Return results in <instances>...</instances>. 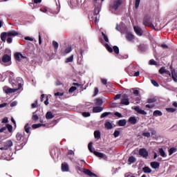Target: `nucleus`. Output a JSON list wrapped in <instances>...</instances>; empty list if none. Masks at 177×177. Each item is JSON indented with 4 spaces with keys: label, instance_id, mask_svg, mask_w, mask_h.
I'll list each match as a JSON object with an SVG mask.
<instances>
[{
    "label": "nucleus",
    "instance_id": "nucleus-24",
    "mask_svg": "<svg viewBox=\"0 0 177 177\" xmlns=\"http://www.w3.org/2000/svg\"><path fill=\"white\" fill-rule=\"evenodd\" d=\"M104 127L106 129H113V124H111L110 122H106Z\"/></svg>",
    "mask_w": 177,
    "mask_h": 177
},
{
    "label": "nucleus",
    "instance_id": "nucleus-53",
    "mask_svg": "<svg viewBox=\"0 0 177 177\" xmlns=\"http://www.w3.org/2000/svg\"><path fill=\"white\" fill-rule=\"evenodd\" d=\"M100 15H95V24H97V23L99 22V19H100Z\"/></svg>",
    "mask_w": 177,
    "mask_h": 177
},
{
    "label": "nucleus",
    "instance_id": "nucleus-36",
    "mask_svg": "<svg viewBox=\"0 0 177 177\" xmlns=\"http://www.w3.org/2000/svg\"><path fill=\"white\" fill-rule=\"evenodd\" d=\"M128 161L130 162V164H133V162H136V158H135L133 156H130Z\"/></svg>",
    "mask_w": 177,
    "mask_h": 177
},
{
    "label": "nucleus",
    "instance_id": "nucleus-60",
    "mask_svg": "<svg viewBox=\"0 0 177 177\" xmlns=\"http://www.w3.org/2000/svg\"><path fill=\"white\" fill-rule=\"evenodd\" d=\"M115 138H118V136H120V131H115L113 133Z\"/></svg>",
    "mask_w": 177,
    "mask_h": 177
},
{
    "label": "nucleus",
    "instance_id": "nucleus-19",
    "mask_svg": "<svg viewBox=\"0 0 177 177\" xmlns=\"http://www.w3.org/2000/svg\"><path fill=\"white\" fill-rule=\"evenodd\" d=\"M62 171L63 172H68V165L67 163L62 164Z\"/></svg>",
    "mask_w": 177,
    "mask_h": 177
},
{
    "label": "nucleus",
    "instance_id": "nucleus-61",
    "mask_svg": "<svg viewBox=\"0 0 177 177\" xmlns=\"http://www.w3.org/2000/svg\"><path fill=\"white\" fill-rule=\"evenodd\" d=\"M120 97H121V94H117L114 97V100H118V99H120Z\"/></svg>",
    "mask_w": 177,
    "mask_h": 177
},
{
    "label": "nucleus",
    "instance_id": "nucleus-44",
    "mask_svg": "<svg viewBox=\"0 0 177 177\" xmlns=\"http://www.w3.org/2000/svg\"><path fill=\"white\" fill-rule=\"evenodd\" d=\"M166 110L168 111V113H175V111H176V109L175 108H167Z\"/></svg>",
    "mask_w": 177,
    "mask_h": 177
},
{
    "label": "nucleus",
    "instance_id": "nucleus-55",
    "mask_svg": "<svg viewBox=\"0 0 177 177\" xmlns=\"http://www.w3.org/2000/svg\"><path fill=\"white\" fill-rule=\"evenodd\" d=\"M82 115L83 117H91V113L89 112H84Z\"/></svg>",
    "mask_w": 177,
    "mask_h": 177
},
{
    "label": "nucleus",
    "instance_id": "nucleus-58",
    "mask_svg": "<svg viewBox=\"0 0 177 177\" xmlns=\"http://www.w3.org/2000/svg\"><path fill=\"white\" fill-rule=\"evenodd\" d=\"M140 3V0H136V9H138L139 8V5Z\"/></svg>",
    "mask_w": 177,
    "mask_h": 177
},
{
    "label": "nucleus",
    "instance_id": "nucleus-54",
    "mask_svg": "<svg viewBox=\"0 0 177 177\" xmlns=\"http://www.w3.org/2000/svg\"><path fill=\"white\" fill-rule=\"evenodd\" d=\"M114 115L118 117V118H122V114L120 113V112H115L114 113Z\"/></svg>",
    "mask_w": 177,
    "mask_h": 177
},
{
    "label": "nucleus",
    "instance_id": "nucleus-7",
    "mask_svg": "<svg viewBox=\"0 0 177 177\" xmlns=\"http://www.w3.org/2000/svg\"><path fill=\"white\" fill-rule=\"evenodd\" d=\"M139 155L143 157V158H147V157H149V151L145 148L140 149L139 150Z\"/></svg>",
    "mask_w": 177,
    "mask_h": 177
},
{
    "label": "nucleus",
    "instance_id": "nucleus-57",
    "mask_svg": "<svg viewBox=\"0 0 177 177\" xmlns=\"http://www.w3.org/2000/svg\"><path fill=\"white\" fill-rule=\"evenodd\" d=\"M55 96L57 97V96H63V95H64V93H60V92H57V93H55Z\"/></svg>",
    "mask_w": 177,
    "mask_h": 177
},
{
    "label": "nucleus",
    "instance_id": "nucleus-50",
    "mask_svg": "<svg viewBox=\"0 0 177 177\" xmlns=\"http://www.w3.org/2000/svg\"><path fill=\"white\" fill-rule=\"evenodd\" d=\"M77 91V87L75 86H72L69 88V93H73V92Z\"/></svg>",
    "mask_w": 177,
    "mask_h": 177
},
{
    "label": "nucleus",
    "instance_id": "nucleus-11",
    "mask_svg": "<svg viewBox=\"0 0 177 177\" xmlns=\"http://www.w3.org/2000/svg\"><path fill=\"white\" fill-rule=\"evenodd\" d=\"M134 31L139 37H142L143 35V30L139 26H134Z\"/></svg>",
    "mask_w": 177,
    "mask_h": 177
},
{
    "label": "nucleus",
    "instance_id": "nucleus-13",
    "mask_svg": "<svg viewBox=\"0 0 177 177\" xmlns=\"http://www.w3.org/2000/svg\"><path fill=\"white\" fill-rule=\"evenodd\" d=\"M11 57L9 55L6 54L2 57V62L3 63H8V62H10Z\"/></svg>",
    "mask_w": 177,
    "mask_h": 177
},
{
    "label": "nucleus",
    "instance_id": "nucleus-40",
    "mask_svg": "<svg viewBox=\"0 0 177 177\" xmlns=\"http://www.w3.org/2000/svg\"><path fill=\"white\" fill-rule=\"evenodd\" d=\"M102 35L105 41V42H109V37H107V35L104 34V32H102Z\"/></svg>",
    "mask_w": 177,
    "mask_h": 177
},
{
    "label": "nucleus",
    "instance_id": "nucleus-48",
    "mask_svg": "<svg viewBox=\"0 0 177 177\" xmlns=\"http://www.w3.org/2000/svg\"><path fill=\"white\" fill-rule=\"evenodd\" d=\"M33 113L34 114L32 117V120H33V121H38L39 118L38 117V115H35V113Z\"/></svg>",
    "mask_w": 177,
    "mask_h": 177
},
{
    "label": "nucleus",
    "instance_id": "nucleus-9",
    "mask_svg": "<svg viewBox=\"0 0 177 177\" xmlns=\"http://www.w3.org/2000/svg\"><path fill=\"white\" fill-rule=\"evenodd\" d=\"M133 110L142 115H146L147 114V112H145V110L140 109L139 106H134Z\"/></svg>",
    "mask_w": 177,
    "mask_h": 177
},
{
    "label": "nucleus",
    "instance_id": "nucleus-25",
    "mask_svg": "<svg viewBox=\"0 0 177 177\" xmlns=\"http://www.w3.org/2000/svg\"><path fill=\"white\" fill-rule=\"evenodd\" d=\"M118 125L119 127H125L127 125V120L125 119L119 120Z\"/></svg>",
    "mask_w": 177,
    "mask_h": 177
},
{
    "label": "nucleus",
    "instance_id": "nucleus-4",
    "mask_svg": "<svg viewBox=\"0 0 177 177\" xmlns=\"http://www.w3.org/2000/svg\"><path fill=\"white\" fill-rule=\"evenodd\" d=\"M19 89H21V83L18 84L17 88H10L8 86H4L3 91L5 93H15V92H17Z\"/></svg>",
    "mask_w": 177,
    "mask_h": 177
},
{
    "label": "nucleus",
    "instance_id": "nucleus-16",
    "mask_svg": "<svg viewBox=\"0 0 177 177\" xmlns=\"http://www.w3.org/2000/svg\"><path fill=\"white\" fill-rule=\"evenodd\" d=\"M129 122H130V124H131L132 125H135V124L138 122V119L135 116L130 117L129 118Z\"/></svg>",
    "mask_w": 177,
    "mask_h": 177
},
{
    "label": "nucleus",
    "instance_id": "nucleus-39",
    "mask_svg": "<svg viewBox=\"0 0 177 177\" xmlns=\"http://www.w3.org/2000/svg\"><path fill=\"white\" fill-rule=\"evenodd\" d=\"M172 78L174 81H177V73L175 71L171 72Z\"/></svg>",
    "mask_w": 177,
    "mask_h": 177
},
{
    "label": "nucleus",
    "instance_id": "nucleus-31",
    "mask_svg": "<svg viewBox=\"0 0 177 177\" xmlns=\"http://www.w3.org/2000/svg\"><path fill=\"white\" fill-rule=\"evenodd\" d=\"M41 127H45V124L39 123V124H34L32 125V128H33V129H37V128H39Z\"/></svg>",
    "mask_w": 177,
    "mask_h": 177
},
{
    "label": "nucleus",
    "instance_id": "nucleus-32",
    "mask_svg": "<svg viewBox=\"0 0 177 177\" xmlns=\"http://www.w3.org/2000/svg\"><path fill=\"white\" fill-rule=\"evenodd\" d=\"M159 153L160 154L161 157H167V153H165V151L162 148L159 149Z\"/></svg>",
    "mask_w": 177,
    "mask_h": 177
},
{
    "label": "nucleus",
    "instance_id": "nucleus-5",
    "mask_svg": "<svg viewBox=\"0 0 177 177\" xmlns=\"http://www.w3.org/2000/svg\"><path fill=\"white\" fill-rule=\"evenodd\" d=\"M92 2H94V15H99L100 13V10L102 9V6L100 4H97V0H91Z\"/></svg>",
    "mask_w": 177,
    "mask_h": 177
},
{
    "label": "nucleus",
    "instance_id": "nucleus-41",
    "mask_svg": "<svg viewBox=\"0 0 177 177\" xmlns=\"http://www.w3.org/2000/svg\"><path fill=\"white\" fill-rule=\"evenodd\" d=\"M113 52H115L116 55H118V53H120V48H118V46H113Z\"/></svg>",
    "mask_w": 177,
    "mask_h": 177
},
{
    "label": "nucleus",
    "instance_id": "nucleus-22",
    "mask_svg": "<svg viewBox=\"0 0 177 177\" xmlns=\"http://www.w3.org/2000/svg\"><path fill=\"white\" fill-rule=\"evenodd\" d=\"M71 50H73V49L71 48V47H67L64 50H62L61 53L62 55H67L68 53H70V52H71Z\"/></svg>",
    "mask_w": 177,
    "mask_h": 177
},
{
    "label": "nucleus",
    "instance_id": "nucleus-52",
    "mask_svg": "<svg viewBox=\"0 0 177 177\" xmlns=\"http://www.w3.org/2000/svg\"><path fill=\"white\" fill-rule=\"evenodd\" d=\"M37 106H38V100H36L35 103L32 104L31 107L32 109H36Z\"/></svg>",
    "mask_w": 177,
    "mask_h": 177
},
{
    "label": "nucleus",
    "instance_id": "nucleus-15",
    "mask_svg": "<svg viewBox=\"0 0 177 177\" xmlns=\"http://www.w3.org/2000/svg\"><path fill=\"white\" fill-rule=\"evenodd\" d=\"M103 111V107L102 106H94L93 108V113H102Z\"/></svg>",
    "mask_w": 177,
    "mask_h": 177
},
{
    "label": "nucleus",
    "instance_id": "nucleus-56",
    "mask_svg": "<svg viewBox=\"0 0 177 177\" xmlns=\"http://www.w3.org/2000/svg\"><path fill=\"white\" fill-rule=\"evenodd\" d=\"M17 80L19 82V84H21V86H23V79L21 77H17Z\"/></svg>",
    "mask_w": 177,
    "mask_h": 177
},
{
    "label": "nucleus",
    "instance_id": "nucleus-10",
    "mask_svg": "<svg viewBox=\"0 0 177 177\" xmlns=\"http://www.w3.org/2000/svg\"><path fill=\"white\" fill-rule=\"evenodd\" d=\"M126 39H127V41H129V42H133V41L135 40V35H133L131 32H127L126 34Z\"/></svg>",
    "mask_w": 177,
    "mask_h": 177
},
{
    "label": "nucleus",
    "instance_id": "nucleus-51",
    "mask_svg": "<svg viewBox=\"0 0 177 177\" xmlns=\"http://www.w3.org/2000/svg\"><path fill=\"white\" fill-rule=\"evenodd\" d=\"M151 82L153 86H156V87L159 86L158 83H157L156 80H151Z\"/></svg>",
    "mask_w": 177,
    "mask_h": 177
},
{
    "label": "nucleus",
    "instance_id": "nucleus-33",
    "mask_svg": "<svg viewBox=\"0 0 177 177\" xmlns=\"http://www.w3.org/2000/svg\"><path fill=\"white\" fill-rule=\"evenodd\" d=\"M25 132L26 133H30V129H31V127H30V124H26L24 127Z\"/></svg>",
    "mask_w": 177,
    "mask_h": 177
},
{
    "label": "nucleus",
    "instance_id": "nucleus-64",
    "mask_svg": "<svg viewBox=\"0 0 177 177\" xmlns=\"http://www.w3.org/2000/svg\"><path fill=\"white\" fill-rule=\"evenodd\" d=\"M149 64H151V66L156 65V61H154V59H151L149 61Z\"/></svg>",
    "mask_w": 177,
    "mask_h": 177
},
{
    "label": "nucleus",
    "instance_id": "nucleus-21",
    "mask_svg": "<svg viewBox=\"0 0 177 177\" xmlns=\"http://www.w3.org/2000/svg\"><path fill=\"white\" fill-rule=\"evenodd\" d=\"M151 167L153 168V169H157L160 168V164L158 163V162H151Z\"/></svg>",
    "mask_w": 177,
    "mask_h": 177
},
{
    "label": "nucleus",
    "instance_id": "nucleus-1",
    "mask_svg": "<svg viewBox=\"0 0 177 177\" xmlns=\"http://www.w3.org/2000/svg\"><path fill=\"white\" fill-rule=\"evenodd\" d=\"M123 0H114L109 6V9L112 13H115L118 10V8L121 6Z\"/></svg>",
    "mask_w": 177,
    "mask_h": 177
},
{
    "label": "nucleus",
    "instance_id": "nucleus-49",
    "mask_svg": "<svg viewBox=\"0 0 177 177\" xmlns=\"http://www.w3.org/2000/svg\"><path fill=\"white\" fill-rule=\"evenodd\" d=\"M156 98H149L147 100V103H156Z\"/></svg>",
    "mask_w": 177,
    "mask_h": 177
},
{
    "label": "nucleus",
    "instance_id": "nucleus-14",
    "mask_svg": "<svg viewBox=\"0 0 177 177\" xmlns=\"http://www.w3.org/2000/svg\"><path fill=\"white\" fill-rule=\"evenodd\" d=\"M8 37H17V35H19V32H17L15 30H10L7 32Z\"/></svg>",
    "mask_w": 177,
    "mask_h": 177
},
{
    "label": "nucleus",
    "instance_id": "nucleus-26",
    "mask_svg": "<svg viewBox=\"0 0 177 177\" xmlns=\"http://www.w3.org/2000/svg\"><path fill=\"white\" fill-rule=\"evenodd\" d=\"M8 35V32H2L1 33V39L3 42H6V36Z\"/></svg>",
    "mask_w": 177,
    "mask_h": 177
},
{
    "label": "nucleus",
    "instance_id": "nucleus-20",
    "mask_svg": "<svg viewBox=\"0 0 177 177\" xmlns=\"http://www.w3.org/2000/svg\"><path fill=\"white\" fill-rule=\"evenodd\" d=\"M55 118V115L52 113L51 111H48L46 114V120H52V118Z\"/></svg>",
    "mask_w": 177,
    "mask_h": 177
},
{
    "label": "nucleus",
    "instance_id": "nucleus-42",
    "mask_svg": "<svg viewBox=\"0 0 177 177\" xmlns=\"http://www.w3.org/2000/svg\"><path fill=\"white\" fill-rule=\"evenodd\" d=\"M110 114H111V112H105V113H103L100 115V118H104V117H107V115H110Z\"/></svg>",
    "mask_w": 177,
    "mask_h": 177
},
{
    "label": "nucleus",
    "instance_id": "nucleus-34",
    "mask_svg": "<svg viewBox=\"0 0 177 177\" xmlns=\"http://www.w3.org/2000/svg\"><path fill=\"white\" fill-rule=\"evenodd\" d=\"M95 104L97 106H102L103 104V100L100 98H97L95 100Z\"/></svg>",
    "mask_w": 177,
    "mask_h": 177
},
{
    "label": "nucleus",
    "instance_id": "nucleus-43",
    "mask_svg": "<svg viewBox=\"0 0 177 177\" xmlns=\"http://www.w3.org/2000/svg\"><path fill=\"white\" fill-rule=\"evenodd\" d=\"M159 73H160V74H164V73H168V71H167V69H165V68L162 67V68L159 70Z\"/></svg>",
    "mask_w": 177,
    "mask_h": 177
},
{
    "label": "nucleus",
    "instance_id": "nucleus-23",
    "mask_svg": "<svg viewBox=\"0 0 177 177\" xmlns=\"http://www.w3.org/2000/svg\"><path fill=\"white\" fill-rule=\"evenodd\" d=\"M139 50H141V52H145L146 49H147V46L146 44H140L138 46Z\"/></svg>",
    "mask_w": 177,
    "mask_h": 177
},
{
    "label": "nucleus",
    "instance_id": "nucleus-35",
    "mask_svg": "<svg viewBox=\"0 0 177 177\" xmlns=\"http://www.w3.org/2000/svg\"><path fill=\"white\" fill-rule=\"evenodd\" d=\"M74 60V55H72L69 57L66 58V63H71Z\"/></svg>",
    "mask_w": 177,
    "mask_h": 177
},
{
    "label": "nucleus",
    "instance_id": "nucleus-2",
    "mask_svg": "<svg viewBox=\"0 0 177 177\" xmlns=\"http://www.w3.org/2000/svg\"><path fill=\"white\" fill-rule=\"evenodd\" d=\"M16 138L19 143H21V146L16 147V150H20V149H23V146H24L26 143H27V141L24 139V136H23V134H21V133H18L16 135Z\"/></svg>",
    "mask_w": 177,
    "mask_h": 177
},
{
    "label": "nucleus",
    "instance_id": "nucleus-59",
    "mask_svg": "<svg viewBox=\"0 0 177 177\" xmlns=\"http://www.w3.org/2000/svg\"><path fill=\"white\" fill-rule=\"evenodd\" d=\"M151 135H152L153 138H154L156 136L157 132L154 129H151Z\"/></svg>",
    "mask_w": 177,
    "mask_h": 177
},
{
    "label": "nucleus",
    "instance_id": "nucleus-46",
    "mask_svg": "<svg viewBox=\"0 0 177 177\" xmlns=\"http://www.w3.org/2000/svg\"><path fill=\"white\" fill-rule=\"evenodd\" d=\"M53 46L55 49H58V48H59V43H57V41H53Z\"/></svg>",
    "mask_w": 177,
    "mask_h": 177
},
{
    "label": "nucleus",
    "instance_id": "nucleus-30",
    "mask_svg": "<svg viewBox=\"0 0 177 177\" xmlns=\"http://www.w3.org/2000/svg\"><path fill=\"white\" fill-rule=\"evenodd\" d=\"M41 12H43V13H47V15H50L52 12H50V10L49 8H41Z\"/></svg>",
    "mask_w": 177,
    "mask_h": 177
},
{
    "label": "nucleus",
    "instance_id": "nucleus-18",
    "mask_svg": "<svg viewBox=\"0 0 177 177\" xmlns=\"http://www.w3.org/2000/svg\"><path fill=\"white\" fill-rule=\"evenodd\" d=\"M83 172L84 174H85L86 175H88V176H96V174H93L89 169H83Z\"/></svg>",
    "mask_w": 177,
    "mask_h": 177
},
{
    "label": "nucleus",
    "instance_id": "nucleus-27",
    "mask_svg": "<svg viewBox=\"0 0 177 177\" xmlns=\"http://www.w3.org/2000/svg\"><path fill=\"white\" fill-rule=\"evenodd\" d=\"M100 131L97 130L94 132V137L95 138V139H97V140H99V139H100Z\"/></svg>",
    "mask_w": 177,
    "mask_h": 177
},
{
    "label": "nucleus",
    "instance_id": "nucleus-8",
    "mask_svg": "<svg viewBox=\"0 0 177 177\" xmlns=\"http://www.w3.org/2000/svg\"><path fill=\"white\" fill-rule=\"evenodd\" d=\"M12 146H13V142L12 140H8L5 142L4 147L0 148V150H9Z\"/></svg>",
    "mask_w": 177,
    "mask_h": 177
},
{
    "label": "nucleus",
    "instance_id": "nucleus-62",
    "mask_svg": "<svg viewBox=\"0 0 177 177\" xmlns=\"http://www.w3.org/2000/svg\"><path fill=\"white\" fill-rule=\"evenodd\" d=\"M15 106H17V101H14L10 104V106L11 107H15Z\"/></svg>",
    "mask_w": 177,
    "mask_h": 177
},
{
    "label": "nucleus",
    "instance_id": "nucleus-37",
    "mask_svg": "<svg viewBox=\"0 0 177 177\" xmlns=\"http://www.w3.org/2000/svg\"><path fill=\"white\" fill-rule=\"evenodd\" d=\"M176 148H170L169 150V156H172L174 153H176Z\"/></svg>",
    "mask_w": 177,
    "mask_h": 177
},
{
    "label": "nucleus",
    "instance_id": "nucleus-17",
    "mask_svg": "<svg viewBox=\"0 0 177 177\" xmlns=\"http://www.w3.org/2000/svg\"><path fill=\"white\" fill-rule=\"evenodd\" d=\"M143 25L147 27H153V24L150 21V19H144Z\"/></svg>",
    "mask_w": 177,
    "mask_h": 177
},
{
    "label": "nucleus",
    "instance_id": "nucleus-38",
    "mask_svg": "<svg viewBox=\"0 0 177 177\" xmlns=\"http://www.w3.org/2000/svg\"><path fill=\"white\" fill-rule=\"evenodd\" d=\"M104 46L107 49V50H109V52H110V53H112L113 48L110 46H109L108 44H104Z\"/></svg>",
    "mask_w": 177,
    "mask_h": 177
},
{
    "label": "nucleus",
    "instance_id": "nucleus-29",
    "mask_svg": "<svg viewBox=\"0 0 177 177\" xmlns=\"http://www.w3.org/2000/svg\"><path fill=\"white\" fill-rule=\"evenodd\" d=\"M142 171L145 172V174H151V169H150L149 167H143Z\"/></svg>",
    "mask_w": 177,
    "mask_h": 177
},
{
    "label": "nucleus",
    "instance_id": "nucleus-47",
    "mask_svg": "<svg viewBox=\"0 0 177 177\" xmlns=\"http://www.w3.org/2000/svg\"><path fill=\"white\" fill-rule=\"evenodd\" d=\"M142 136H145V138H150V136H151L150 132L143 131Z\"/></svg>",
    "mask_w": 177,
    "mask_h": 177
},
{
    "label": "nucleus",
    "instance_id": "nucleus-28",
    "mask_svg": "<svg viewBox=\"0 0 177 177\" xmlns=\"http://www.w3.org/2000/svg\"><path fill=\"white\" fill-rule=\"evenodd\" d=\"M153 115H155V117H161V115H162V112H161V111L156 110L153 111Z\"/></svg>",
    "mask_w": 177,
    "mask_h": 177
},
{
    "label": "nucleus",
    "instance_id": "nucleus-45",
    "mask_svg": "<svg viewBox=\"0 0 177 177\" xmlns=\"http://www.w3.org/2000/svg\"><path fill=\"white\" fill-rule=\"evenodd\" d=\"M6 127L8 129L9 132H12V131H13V127L9 124H7Z\"/></svg>",
    "mask_w": 177,
    "mask_h": 177
},
{
    "label": "nucleus",
    "instance_id": "nucleus-3",
    "mask_svg": "<svg viewBox=\"0 0 177 177\" xmlns=\"http://www.w3.org/2000/svg\"><path fill=\"white\" fill-rule=\"evenodd\" d=\"M92 145H93V142L88 143V148L89 151H91V153H93L95 156H96V157H98L99 158H104V160H107V156H106V154L96 151H93V149H92Z\"/></svg>",
    "mask_w": 177,
    "mask_h": 177
},
{
    "label": "nucleus",
    "instance_id": "nucleus-12",
    "mask_svg": "<svg viewBox=\"0 0 177 177\" xmlns=\"http://www.w3.org/2000/svg\"><path fill=\"white\" fill-rule=\"evenodd\" d=\"M15 58L18 62H20V60H21V59H25L26 57L23 56V55H21L20 53H17L15 54Z\"/></svg>",
    "mask_w": 177,
    "mask_h": 177
},
{
    "label": "nucleus",
    "instance_id": "nucleus-63",
    "mask_svg": "<svg viewBox=\"0 0 177 177\" xmlns=\"http://www.w3.org/2000/svg\"><path fill=\"white\" fill-rule=\"evenodd\" d=\"M8 122H9V120H8V119L7 117L4 118L3 119V120H2L3 124H6V123H8Z\"/></svg>",
    "mask_w": 177,
    "mask_h": 177
},
{
    "label": "nucleus",
    "instance_id": "nucleus-6",
    "mask_svg": "<svg viewBox=\"0 0 177 177\" xmlns=\"http://www.w3.org/2000/svg\"><path fill=\"white\" fill-rule=\"evenodd\" d=\"M120 104H123L124 106H129V98H128V95L127 94H124L122 96V99L120 101Z\"/></svg>",
    "mask_w": 177,
    "mask_h": 177
}]
</instances>
